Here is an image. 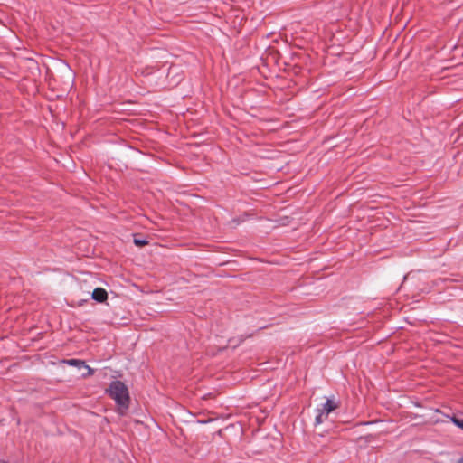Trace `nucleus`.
I'll return each mask as SVG.
<instances>
[{
  "label": "nucleus",
  "mask_w": 463,
  "mask_h": 463,
  "mask_svg": "<svg viewBox=\"0 0 463 463\" xmlns=\"http://www.w3.org/2000/svg\"><path fill=\"white\" fill-rule=\"evenodd\" d=\"M91 298L99 303H104L108 299V293L102 288H96L92 292Z\"/></svg>",
  "instance_id": "3"
},
{
  "label": "nucleus",
  "mask_w": 463,
  "mask_h": 463,
  "mask_svg": "<svg viewBox=\"0 0 463 463\" xmlns=\"http://www.w3.org/2000/svg\"><path fill=\"white\" fill-rule=\"evenodd\" d=\"M339 406L338 402L332 399H326V402L322 404L321 408L316 410L317 415L315 418V425H319L325 421L328 414L337 409Z\"/></svg>",
  "instance_id": "2"
},
{
  "label": "nucleus",
  "mask_w": 463,
  "mask_h": 463,
  "mask_svg": "<svg viewBox=\"0 0 463 463\" xmlns=\"http://www.w3.org/2000/svg\"><path fill=\"white\" fill-rule=\"evenodd\" d=\"M450 420L459 429L463 430V419L457 417L456 415L448 416Z\"/></svg>",
  "instance_id": "5"
},
{
  "label": "nucleus",
  "mask_w": 463,
  "mask_h": 463,
  "mask_svg": "<svg viewBox=\"0 0 463 463\" xmlns=\"http://www.w3.org/2000/svg\"><path fill=\"white\" fill-rule=\"evenodd\" d=\"M64 363H66L69 365L77 366L79 368H85L88 370L87 375H92L94 371L91 369L89 365L85 364L84 361L79 360V359H69L65 360Z\"/></svg>",
  "instance_id": "4"
},
{
  "label": "nucleus",
  "mask_w": 463,
  "mask_h": 463,
  "mask_svg": "<svg viewBox=\"0 0 463 463\" xmlns=\"http://www.w3.org/2000/svg\"><path fill=\"white\" fill-rule=\"evenodd\" d=\"M459 463H463V458H461V460L459 461Z\"/></svg>",
  "instance_id": "7"
},
{
  "label": "nucleus",
  "mask_w": 463,
  "mask_h": 463,
  "mask_svg": "<svg viewBox=\"0 0 463 463\" xmlns=\"http://www.w3.org/2000/svg\"><path fill=\"white\" fill-rule=\"evenodd\" d=\"M109 397L112 398L116 403L123 408L128 409L129 405V393L126 384L121 381H112L107 390Z\"/></svg>",
  "instance_id": "1"
},
{
  "label": "nucleus",
  "mask_w": 463,
  "mask_h": 463,
  "mask_svg": "<svg viewBox=\"0 0 463 463\" xmlns=\"http://www.w3.org/2000/svg\"><path fill=\"white\" fill-rule=\"evenodd\" d=\"M135 245L143 247L148 244V241L146 239H134Z\"/></svg>",
  "instance_id": "6"
}]
</instances>
